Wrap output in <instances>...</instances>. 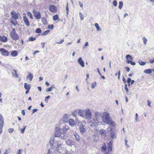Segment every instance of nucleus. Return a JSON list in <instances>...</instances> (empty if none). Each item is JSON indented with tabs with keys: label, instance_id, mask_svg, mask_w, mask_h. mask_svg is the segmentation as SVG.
<instances>
[{
	"label": "nucleus",
	"instance_id": "nucleus-1",
	"mask_svg": "<svg viewBox=\"0 0 154 154\" xmlns=\"http://www.w3.org/2000/svg\"><path fill=\"white\" fill-rule=\"evenodd\" d=\"M106 125L107 128L106 131L109 133L112 139L116 138V134L115 131L116 124L112 120V119L109 117V114L106 112Z\"/></svg>",
	"mask_w": 154,
	"mask_h": 154
},
{
	"label": "nucleus",
	"instance_id": "nucleus-2",
	"mask_svg": "<svg viewBox=\"0 0 154 154\" xmlns=\"http://www.w3.org/2000/svg\"><path fill=\"white\" fill-rule=\"evenodd\" d=\"M95 116L96 118V121L94 119L92 121L90 122V126L93 127L94 126L97 125L99 124V123H101L102 122L105 123L106 122V116L104 115L103 117H101L100 116V113L97 112L95 114Z\"/></svg>",
	"mask_w": 154,
	"mask_h": 154
},
{
	"label": "nucleus",
	"instance_id": "nucleus-3",
	"mask_svg": "<svg viewBox=\"0 0 154 154\" xmlns=\"http://www.w3.org/2000/svg\"><path fill=\"white\" fill-rule=\"evenodd\" d=\"M10 35L13 40H17L19 38V36L16 32L15 29L14 28L12 29V31L10 34Z\"/></svg>",
	"mask_w": 154,
	"mask_h": 154
},
{
	"label": "nucleus",
	"instance_id": "nucleus-4",
	"mask_svg": "<svg viewBox=\"0 0 154 154\" xmlns=\"http://www.w3.org/2000/svg\"><path fill=\"white\" fill-rule=\"evenodd\" d=\"M63 150V148L62 145L60 144H57V146H56V147L54 148V154H57V153L61 152Z\"/></svg>",
	"mask_w": 154,
	"mask_h": 154
},
{
	"label": "nucleus",
	"instance_id": "nucleus-5",
	"mask_svg": "<svg viewBox=\"0 0 154 154\" xmlns=\"http://www.w3.org/2000/svg\"><path fill=\"white\" fill-rule=\"evenodd\" d=\"M85 125L86 123L84 122H82L80 125L79 130L82 134H84L86 131L87 127Z\"/></svg>",
	"mask_w": 154,
	"mask_h": 154
},
{
	"label": "nucleus",
	"instance_id": "nucleus-6",
	"mask_svg": "<svg viewBox=\"0 0 154 154\" xmlns=\"http://www.w3.org/2000/svg\"><path fill=\"white\" fill-rule=\"evenodd\" d=\"M49 144L50 146H52L51 147L50 149H53V151L54 150V148L56 147V146H57V143H54V137H52L51 138L49 142Z\"/></svg>",
	"mask_w": 154,
	"mask_h": 154
},
{
	"label": "nucleus",
	"instance_id": "nucleus-7",
	"mask_svg": "<svg viewBox=\"0 0 154 154\" xmlns=\"http://www.w3.org/2000/svg\"><path fill=\"white\" fill-rule=\"evenodd\" d=\"M85 115L84 118L87 119H90L91 117V113L89 109L85 110Z\"/></svg>",
	"mask_w": 154,
	"mask_h": 154
},
{
	"label": "nucleus",
	"instance_id": "nucleus-8",
	"mask_svg": "<svg viewBox=\"0 0 154 154\" xmlns=\"http://www.w3.org/2000/svg\"><path fill=\"white\" fill-rule=\"evenodd\" d=\"M34 17L37 19H39L41 18V15L39 11H36L35 9L32 11Z\"/></svg>",
	"mask_w": 154,
	"mask_h": 154
},
{
	"label": "nucleus",
	"instance_id": "nucleus-9",
	"mask_svg": "<svg viewBox=\"0 0 154 154\" xmlns=\"http://www.w3.org/2000/svg\"><path fill=\"white\" fill-rule=\"evenodd\" d=\"M4 125V120L2 116L0 114V134L2 132V128Z\"/></svg>",
	"mask_w": 154,
	"mask_h": 154
},
{
	"label": "nucleus",
	"instance_id": "nucleus-10",
	"mask_svg": "<svg viewBox=\"0 0 154 154\" xmlns=\"http://www.w3.org/2000/svg\"><path fill=\"white\" fill-rule=\"evenodd\" d=\"M113 141L112 139H111L109 142L108 144V152L107 153V154H109V153H110L112 150V142Z\"/></svg>",
	"mask_w": 154,
	"mask_h": 154
},
{
	"label": "nucleus",
	"instance_id": "nucleus-11",
	"mask_svg": "<svg viewBox=\"0 0 154 154\" xmlns=\"http://www.w3.org/2000/svg\"><path fill=\"white\" fill-rule=\"evenodd\" d=\"M60 129L59 127H57L55 131L54 136L55 137H60L61 133L60 132Z\"/></svg>",
	"mask_w": 154,
	"mask_h": 154
},
{
	"label": "nucleus",
	"instance_id": "nucleus-12",
	"mask_svg": "<svg viewBox=\"0 0 154 154\" xmlns=\"http://www.w3.org/2000/svg\"><path fill=\"white\" fill-rule=\"evenodd\" d=\"M11 18H12L15 19H17L18 18V16L20 15V14L19 13H17L15 11H13L11 12Z\"/></svg>",
	"mask_w": 154,
	"mask_h": 154
},
{
	"label": "nucleus",
	"instance_id": "nucleus-13",
	"mask_svg": "<svg viewBox=\"0 0 154 154\" xmlns=\"http://www.w3.org/2000/svg\"><path fill=\"white\" fill-rule=\"evenodd\" d=\"M0 51L2 52V55L4 56H8L9 54V53L4 48H0Z\"/></svg>",
	"mask_w": 154,
	"mask_h": 154
},
{
	"label": "nucleus",
	"instance_id": "nucleus-14",
	"mask_svg": "<svg viewBox=\"0 0 154 154\" xmlns=\"http://www.w3.org/2000/svg\"><path fill=\"white\" fill-rule=\"evenodd\" d=\"M49 10L51 12L55 13L57 11V8L55 5H51L49 7Z\"/></svg>",
	"mask_w": 154,
	"mask_h": 154
},
{
	"label": "nucleus",
	"instance_id": "nucleus-15",
	"mask_svg": "<svg viewBox=\"0 0 154 154\" xmlns=\"http://www.w3.org/2000/svg\"><path fill=\"white\" fill-rule=\"evenodd\" d=\"M78 62L82 67H83L85 66L84 62L83 60L82 57H80L78 59Z\"/></svg>",
	"mask_w": 154,
	"mask_h": 154
},
{
	"label": "nucleus",
	"instance_id": "nucleus-16",
	"mask_svg": "<svg viewBox=\"0 0 154 154\" xmlns=\"http://www.w3.org/2000/svg\"><path fill=\"white\" fill-rule=\"evenodd\" d=\"M67 144L69 146H72L74 145L75 142L71 140H68L66 141Z\"/></svg>",
	"mask_w": 154,
	"mask_h": 154
},
{
	"label": "nucleus",
	"instance_id": "nucleus-17",
	"mask_svg": "<svg viewBox=\"0 0 154 154\" xmlns=\"http://www.w3.org/2000/svg\"><path fill=\"white\" fill-rule=\"evenodd\" d=\"M23 20L26 25L27 26H29V22L27 17L25 16H23Z\"/></svg>",
	"mask_w": 154,
	"mask_h": 154
},
{
	"label": "nucleus",
	"instance_id": "nucleus-18",
	"mask_svg": "<svg viewBox=\"0 0 154 154\" xmlns=\"http://www.w3.org/2000/svg\"><path fill=\"white\" fill-rule=\"evenodd\" d=\"M62 119L64 122H67L68 120V117L67 114H65Z\"/></svg>",
	"mask_w": 154,
	"mask_h": 154
},
{
	"label": "nucleus",
	"instance_id": "nucleus-19",
	"mask_svg": "<svg viewBox=\"0 0 154 154\" xmlns=\"http://www.w3.org/2000/svg\"><path fill=\"white\" fill-rule=\"evenodd\" d=\"M78 114L82 117L84 118L85 113V110L79 109L78 112Z\"/></svg>",
	"mask_w": 154,
	"mask_h": 154
},
{
	"label": "nucleus",
	"instance_id": "nucleus-20",
	"mask_svg": "<svg viewBox=\"0 0 154 154\" xmlns=\"http://www.w3.org/2000/svg\"><path fill=\"white\" fill-rule=\"evenodd\" d=\"M69 125L72 127H74L75 125L74 120L72 119H70L69 120Z\"/></svg>",
	"mask_w": 154,
	"mask_h": 154
},
{
	"label": "nucleus",
	"instance_id": "nucleus-21",
	"mask_svg": "<svg viewBox=\"0 0 154 154\" xmlns=\"http://www.w3.org/2000/svg\"><path fill=\"white\" fill-rule=\"evenodd\" d=\"M69 129V127L68 125H65L62 129L63 132V133H66V131Z\"/></svg>",
	"mask_w": 154,
	"mask_h": 154
},
{
	"label": "nucleus",
	"instance_id": "nucleus-22",
	"mask_svg": "<svg viewBox=\"0 0 154 154\" xmlns=\"http://www.w3.org/2000/svg\"><path fill=\"white\" fill-rule=\"evenodd\" d=\"M60 137L61 139L63 140H65L67 137V134L66 133H61Z\"/></svg>",
	"mask_w": 154,
	"mask_h": 154
},
{
	"label": "nucleus",
	"instance_id": "nucleus-23",
	"mask_svg": "<svg viewBox=\"0 0 154 154\" xmlns=\"http://www.w3.org/2000/svg\"><path fill=\"white\" fill-rule=\"evenodd\" d=\"M17 19H15L12 18H11L10 19L11 23L15 26L17 24Z\"/></svg>",
	"mask_w": 154,
	"mask_h": 154
},
{
	"label": "nucleus",
	"instance_id": "nucleus-24",
	"mask_svg": "<svg viewBox=\"0 0 154 154\" xmlns=\"http://www.w3.org/2000/svg\"><path fill=\"white\" fill-rule=\"evenodd\" d=\"M0 40L1 41L3 42H5L7 41L8 39L7 37L5 36H0Z\"/></svg>",
	"mask_w": 154,
	"mask_h": 154
},
{
	"label": "nucleus",
	"instance_id": "nucleus-25",
	"mask_svg": "<svg viewBox=\"0 0 154 154\" xmlns=\"http://www.w3.org/2000/svg\"><path fill=\"white\" fill-rule=\"evenodd\" d=\"M24 87L26 90H29L30 88L31 85L25 83L24 84Z\"/></svg>",
	"mask_w": 154,
	"mask_h": 154
},
{
	"label": "nucleus",
	"instance_id": "nucleus-26",
	"mask_svg": "<svg viewBox=\"0 0 154 154\" xmlns=\"http://www.w3.org/2000/svg\"><path fill=\"white\" fill-rule=\"evenodd\" d=\"M33 77V75L32 74L29 73L28 75L27 76L26 79H29V80L31 81L32 80Z\"/></svg>",
	"mask_w": 154,
	"mask_h": 154
},
{
	"label": "nucleus",
	"instance_id": "nucleus-27",
	"mask_svg": "<svg viewBox=\"0 0 154 154\" xmlns=\"http://www.w3.org/2000/svg\"><path fill=\"white\" fill-rule=\"evenodd\" d=\"M18 54V52L17 51H12L11 54L13 57L16 56Z\"/></svg>",
	"mask_w": 154,
	"mask_h": 154
},
{
	"label": "nucleus",
	"instance_id": "nucleus-28",
	"mask_svg": "<svg viewBox=\"0 0 154 154\" xmlns=\"http://www.w3.org/2000/svg\"><path fill=\"white\" fill-rule=\"evenodd\" d=\"M152 72V69H146L144 71V72L148 74H151Z\"/></svg>",
	"mask_w": 154,
	"mask_h": 154
},
{
	"label": "nucleus",
	"instance_id": "nucleus-29",
	"mask_svg": "<svg viewBox=\"0 0 154 154\" xmlns=\"http://www.w3.org/2000/svg\"><path fill=\"white\" fill-rule=\"evenodd\" d=\"M74 135L76 140L77 141H79L80 140V139L79 136L78 135V134L76 133H75Z\"/></svg>",
	"mask_w": 154,
	"mask_h": 154
},
{
	"label": "nucleus",
	"instance_id": "nucleus-30",
	"mask_svg": "<svg viewBox=\"0 0 154 154\" xmlns=\"http://www.w3.org/2000/svg\"><path fill=\"white\" fill-rule=\"evenodd\" d=\"M42 22L44 24H46L47 23L46 19L44 17H43L41 18Z\"/></svg>",
	"mask_w": 154,
	"mask_h": 154
},
{
	"label": "nucleus",
	"instance_id": "nucleus-31",
	"mask_svg": "<svg viewBox=\"0 0 154 154\" xmlns=\"http://www.w3.org/2000/svg\"><path fill=\"white\" fill-rule=\"evenodd\" d=\"M95 26L97 28V31H100L101 30L99 26V24L97 23H96L95 24Z\"/></svg>",
	"mask_w": 154,
	"mask_h": 154
},
{
	"label": "nucleus",
	"instance_id": "nucleus-32",
	"mask_svg": "<svg viewBox=\"0 0 154 154\" xmlns=\"http://www.w3.org/2000/svg\"><path fill=\"white\" fill-rule=\"evenodd\" d=\"M50 31L49 30H47L44 32L42 33V35L44 36L50 32Z\"/></svg>",
	"mask_w": 154,
	"mask_h": 154
},
{
	"label": "nucleus",
	"instance_id": "nucleus-33",
	"mask_svg": "<svg viewBox=\"0 0 154 154\" xmlns=\"http://www.w3.org/2000/svg\"><path fill=\"white\" fill-rule=\"evenodd\" d=\"M53 19L54 20H56L59 19V17L57 14H56L53 17Z\"/></svg>",
	"mask_w": 154,
	"mask_h": 154
},
{
	"label": "nucleus",
	"instance_id": "nucleus-34",
	"mask_svg": "<svg viewBox=\"0 0 154 154\" xmlns=\"http://www.w3.org/2000/svg\"><path fill=\"white\" fill-rule=\"evenodd\" d=\"M138 63L141 66H144L146 64V63L143 62L140 60H139Z\"/></svg>",
	"mask_w": 154,
	"mask_h": 154
},
{
	"label": "nucleus",
	"instance_id": "nucleus-35",
	"mask_svg": "<svg viewBox=\"0 0 154 154\" xmlns=\"http://www.w3.org/2000/svg\"><path fill=\"white\" fill-rule=\"evenodd\" d=\"M123 5V2L121 1L119 2V8L120 9H122V7Z\"/></svg>",
	"mask_w": 154,
	"mask_h": 154
},
{
	"label": "nucleus",
	"instance_id": "nucleus-36",
	"mask_svg": "<svg viewBox=\"0 0 154 154\" xmlns=\"http://www.w3.org/2000/svg\"><path fill=\"white\" fill-rule=\"evenodd\" d=\"M35 31V32L37 33H39L42 32V30L41 29L39 28L36 29Z\"/></svg>",
	"mask_w": 154,
	"mask_h": 154
},
{
	"label": "nucleus",
	"instance_id": "nucleus-37",
	"mask_svg": "<svg viewBox=\"0 0 154 154\" xmlns=\"http://www.w3.org/2000/svg\"><path fill=\"white\" fill-rule=\"evenodd\" d=\"M96 85V82H94L92 83L91 85V88L93 89L94 88Z\"/></svg>",
	"mask_w": 154,
	"mask_h": 154
},
{
	"label": "nucleus",
	"instance_id": "nucleus-38",
	"mask_svg": "<svg viewBox=\"0 0 154 154\" xmlns=\"http://www.w3.org/2000/svg\"><path fill=\"white\" fill-rule=\"evenodd\" d=\"M101 135H103L106 133V131L105 130H101L99 131Z\"/></svg>",
	"mask_w": 154,
	"mask_h": 154
},
{
	"label": "nucleus",
	"instance_id": "nucleus-39",
	"mask_svg": "<svg viewBox=\"0 0 154 154\" xmlns=\"http://www.w3.org/2000/svg\"><path fill=\"white\" fill-rule=\"evenodd\" d=\"M27 15L29 17L32 19L33 17L31 13L29 11L27 12Z\"/></svg>",
	"mask_w": 154,
	"mask_h": 154
},
{
	"label": "nucleus",
	"instance_id": "nucleus-40",
	"mask_svg": "<svg viewBox=\"0 0 154 154\" xmlns=\"http://www.w3.org/2000/svg\"><path fill=\"white\" fill-rule=\"evenodd\" d=\"M142 39L143 40V43L144 45H146V42L147 41V39L145 37H143L142 38Z\"/></svg>",
	"mask_w": 154,
	"mask_h": 154
},
{
	"label": "nucleus",
	"instance_id": "nucleus-41",
	"mask_svg": "<svg viewBox=\"0 0 154 154\" xmlns=\"http://www.w3.org/2000/svg\"><path fill=\"white\" fill-rule=\"evenodd\" d=\"M79 16L81 18V20H82L84 18V15L82 14L81 12L79 13Z\"/></svg>",
	"mask_w": 154,
	"mask_h": 154
},
{
	"label": "nucleus",
	"instance_id": "nucleus-42",
	"mask_svg": "<svg viewBox=\"0 0 154 154\" xmlns=\"http://www.w3.org/2000/svg\"><path fill=\"white\" fill-rule=\"evenodd\" d=\"M118 75V79L119 80L120 79V70H119L118 72V73L117 74V73H115V76H117V75Z\"/></svg>",
	"mask_w": 154,
	"mask_h": 154
},
{
	"label": "nucleus",
	"instance_id": "nucleus-43",
	"mask_svg": "<svg viewBox=\"0 0 154 154\" xmlns=\"http://www.w3.org/2000/svg\"><path fill=\"white\" fill-rule=\"evenodd\" d=\"M126 57L127 58V59H128V58H130L131 60H133V57H132L131 56V55L129 54H128L126 55Z\"/></svg>",
	"mask_w": 154,
	"mask_h": 154
},
{
	"label": "nucleus",
	"instance_id": "nucleus-44",
	"mask_svg": "<svg viewBox=\"0 0 154 154\" xmlns=\"http://www.w3.org/2000/svg\"><path fill=\"white\" fill-rule=\"evenodd\" d=\"M101 149L102 151L103 152H105L106 151V146H102L101 147Z\"/></svg>",
	"mask_w": 154,
	"mask_h": 154
},
{
	"label": "nucleus",
	"instance_id": "nucleus-45",
	"mask_svg": "<svg viewBox=\"0 0 154 154\" xmlns=\"http://www.w3.org/2000/svg\"><path fill=\"white\" fill-rule=\"evenodd\" d=\"M50 97V96H48L47 97H46L45 99V102L46 103H47L48 102V99Z\"/></svg>",
	"mask_w": 154,
	"mask_h": 154
},
{
	"label": "nucleus",
	"instance_id": "nucleus-46",
	"mask_svg": "<svg viewBox=\"0 0 154 154\" xmlns=\"http://www.w3.org/2000/svg\"><path fill=\"white\" fill-rule=\"evenodd\" d=\"M36 39V38L35 37H30L29 39V40L30 41H34Z\"/></svg>",
	"mask_w": 154,
	"mask_h": 154
},
{
	"label": "nucleus",
	"instance_id": "nucleus-47",
	"mask_svg": "<svg viewBox=\"0 0 154 154\" xmlns=\"http://www.w3.org/2000/svg\"><path fill=\"white\" fill-rule=\"evenodd\" d=\"M26 128V126H25L24 128L23 129H21V134H23L25 130V129Z\"/></svg>",
	"mask_w": 154,
	"mask_h": 154
},
{
	"label": "nucleus",
	"instance_id": "nucleus-48",
	"mask_svg": "<svg viewBox=\"0 0 154 154\" xmlns=\"http://www.w3.org/2000/svg\"><path fill=\"white\" fill-rule=\"evenodd\" d=\"M53 26H54L53 24L50 25L48 26V28L52 30L53 29Z\"/></svg>",
	"mask_w": 154,
	"mask_h": 154
},
{
	"label": "nucleus",
	"instance_id": "nucleus-49",
	"mask_svg": "<svg viewBox=\"0 0 154 154\" xmlns=\"http://www.w3.org/2000/svg\"><path fill=\"white\" fill-rule=\"evenodd\" d=\"M113 4L114 6L116 7L117 6V2L116 0H114L113 2Z\"/></svg>",
	"mask_w": 154,
	"mask_h": 154
},
{
	"label": "nucleus",
	"instance_id": "nucleus-50",
	"mask_svg": "<svg viewBox=\"0 0 154 154\" xmlns=\"http://www.w3.org/2000/svg\"><path fill=\"white\" fill-rule=\"evenodd\" d=\"M77 113V112L76 111H74L72 112V116H74L76 117V114Z\"/></svg>",
	"mask_w": 154,
	"mask_h": 154
},
{
	"label": "nucleus",
	"instance_id": "nucleus-51",
	"mask_svg": "<svg viewBox=\"0 0 154 154\" xmlns=\"http://www.w3.org/2000/svg\"><path fill=\"white\" fill-rule=\"evenodd\" d=\"M135 116H136V118H135V121L136 122H137L138 121V119L137 118V117H138V115L137 113H136V114Z\"/></svg>",
	"mask_w": 154,
	"mask_h": 154
},
{
	"label": "nucleus",
	"instance_id": "nucleus-52",
	"mask_svg": "<svg viewBox=\"0 0 154 154\" xmlns=\"http://www.w3.org/2000/svg\"><path fill=\"white\" fill-rule=\"evenodd\" d=\"M64 42V40L63 39H62L60 42H56V43L58 44H61L63 43Z\"/></svg>",
	"mask_w": 154,
	"mask_h": 154
},
{
	"label": "nucleus",
	"instance_id": "nucleus-53",
	"mask_svg": "<svg viewBox=\"0 0 154 154\" xmlns=\"http://www.w3.org/2000/svg\"><path fill=\"white\" fill-rule=\"evenodd\" d=\"M52 89L51 87H50L49 88H48L46 89V91L47 92H50L52 91Z\"/></svg>",
	"mask_w": 154,
	"mask_h": 154
},
{
	"label": "nucleus",
	"instance_id": "nucleus-54",
	"mask_svg": "<svg viewBox=\"0 0 154 154\" xmlns=\"http://www.w3.org/2000/svg\"><path fill=\"white\" fill-rule=\"evenodd\" d=\"M125 90L126 91L127 93L128 92V89L127 87V85L125 84Z\"/></svg>",
	"mask_w": 154,
	"mask_h": 154
},
{
	"label": "nucleus",
	"instance_id": "nucleus-55",
	"mask_svg": "<svg viewBox=\"0 0 154 154\" xmlns=\"http://www.w3.org/2000/svg\"><path fill=\"white\" fill-rule=\"evenodd\" d=\"M14 131V129L12 128H10L8 129V131L9 133H12Z\"/></svg>",
	"mask_w": 154,
	"mask_h": 154
},
{
	"label": "nucleus",
	"instance_id": "nucleus-56",
	"mask_svg": "<svg viewBox=\"0 0 154 154\" xmlns=\"http://www.w3.org/2000/svg\"><path fill=\"white\" fill-rule=\"evenodd\" d=\"M147 103H148V106H149V107H151V102H150V100H147Z\"/></svg>",
	"mask_w": 154,
	"mask_h": 154
},
{
	"label": "nucleus",
	"instance_id": "nucleus-57",
	"mask_svg": "<svg viewBox=\"0 0 154 154\" xmlns=\"http://www.w3.org/2000/svg\"><path fill=\"white\" fill-rule=\"evenodd\" d=\"M38 109H34L32 110V113L33 114L34 113L38 111Z\"/></svg>",
	"mask_w": 154,
	"mask_h": 154
},
{
	"label": "nucleus",
	"instance_id": "nucleus-58",
	"mask_svg": "<svg viewBox=\"0 0 154 154\" xmlns=\"http://www.w3.org/2000/svg\"><path fill=\"white\" fill-rule=\"evenodd\" d=\"M130 63L132 65H136V63L135 62H133L131 61Z\"/></svg>",
	"mask_w": 154,
	"mask_h": 154
},
{
	"label": "nucleus",
	"instance_id": "nucleus-59",
	"mask_svg": "<svg viewBox=\"0 0 154 154\" xmlns=\"http://www.w3.org/2000/svg\"><path fill=\"white\" fill-rule=\"evenodd\" d=\"M149 62L150 63L152 64L154 63V59L153 60H149Z\"/></svg>",
	"mask_w": 154,
	"mask_h": 154
},
{
	"label": "nucleus",
	"instance_id": "nucleus-60",
	"mask_svg": "<svg viewBox=\"0 0 154 154\" xmlns=\"http://www.w3.org/2000/svg\"><path fill=\"white\" fill-rule=\"evenodd\" d=\"M65 154H71V153L68 150H66L65 151Z\"/></svg>",
	"mask_w": 154,
	"mask_h": 154
},
{
	"label": "nucleus",
	"instance_id": "nucleus-61",
	"mask_svg": "<svg viewBox=\"0 0 154 154\" xmlns=\"http://www.w3.org/2000/svg\"><path fill=\"white\" fill-rule=\"evenodd\" d=\"M131 81V79L130 78H128L127 80L128 83H130Z\"/></svg>",
	"mask_w": 154,
	"mask_h": 154
},
{
	"label": "nucleus",
	"instance_id": "nucleus-62",
	"mask_svg": "<svg viewBox=\"0 0 154 154\" xmlns=\"http://www.w3.org/2000/svg\"><path fill=\"white\" fill-rule=\"evenodd\" d=\"M126 70L127 72H128L130 70V69L129 67H126Z\"/></svg>",
	"mask_w": 154,
	"mask_h": 154
},
{
	"label": "nucleus",
	"instance_id": "nucleus-63",
	"mask_svg": "<svg viewBox=\"0 0 154 154\" xmlns=\"http://www.w3.org/2000/svg\"><path fill=\"white\" fill-rule=\"evenodd\" d=\"M79 3L80 7L82 8L83 7V4L80 2H79Z\"/></svg>",
	"mask_w": 154,
	"mask_h": 154
},
{
	"label": "nucleus",
	"instance_id": "nucleus-64",
	"mask_svg": "<svg viewBox=\"0 0 154 154\" xmlns=\"http://www.w3.org/2000/svg\"><path fill=\"white\" fill-rule=\"evenodd\" d=\"M21 113L23 116H25V112L24 110H23L21 111Z\"/></svg>",
	"mask_w": 154,
	"mask_h": 154
}]
</instances>
